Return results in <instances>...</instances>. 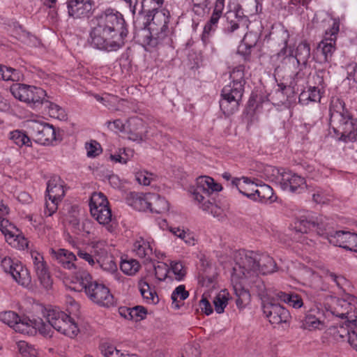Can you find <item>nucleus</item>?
<instances>
[{
	"mask_svg": "<svg viewBox=\"0 0 357 357\" xmlns=\"http://www.w3.org/2000/svg\"><path fill=\"white\" fill-rule=\"evenodd\" d=\"M340 30V22L333 20L331 28L327 30L324 38L319 43L318 50H320L324 56V61H328L335 50L336 36Z\"/></svg>",
	"mask_w": 357,
	"mask_h": 357,
	"instance_id": "a211bd4d",
	"label": "nucleus"
},
{
	"mask_svg": "<svg viewBox=\"0 0 357 357\" xmlns=\"http://www.w3.org/2000/svg\"><path fill=\"white\" fill-rule=\"evenodd\" d=\"M133 251L139 257L144 258L146 260L152 259L153 246L149 242L143 238L135 241L133 245Z\"/></svg>",
	"mask_w": 357,
	"mask_h": 357,
	"instance_id": "f704fd0d",
	"label": "nucleus"
},
{
	"mask_svg": "<svg viewBox=\"0 0 357 357\" xmlns=\"http://www.w3.org/2000/svg\"><path fill=\"white\" fill-rule=\"evenodd\" d=\"M326 238L328 239L331 244L335 246H338L346 250H349V244L353 240L354 234L345 231H336L331 234H325Z\"/></svg>",
	"mask_w": 357,
	"mask_h": 357,
	"instance_id": "393cba45",
	"label": "nucleus"
},
{
	"mask_svg": "<svg viewBox=\"0 0 357 357\" xmlns=\"http://www.w3.org/2000/svg\"><path fill=\"white\" fill-rule=\"evenodd\" d=\"M229 294L227 289L220 291L213 299L215 310L217 313L221 314L228 304Z\"/></svg>",
	"mask_w": 357,
	"mask_h": 357,
	"instance_id": "79ce46f5",
	"label": "nucleus"
},
{
	"mask_svg": "<svg viewBox=\"0 0 357 357\" xmlns=\"http://www.w3.org/2000/svg\"><path fill=\"white\" fill-rule=\"evenodd\" d=\"M244 69L245 67L242 65L238 66L233 69L230 73V79L231 80V83L235 84L236 82H240L241 84L244 86Z\"/></svg>",
	"mask_w": 357,
	"mask_h": 357,
	"instance_id": "6e6d98bb",
	"label": "nucleus"
},
{
	"mask_svg": "<svg viewBox=\"0 0 357 357\" xmlns=\"http://www.w3.org/2000/svg\"><path fill=\"white\" fill-rule=\"evenodd\" d=\"M0 321L14 329L20 317L13 311H6L0 313Z\"/></svg>",
	"mask_w": 357,
	"mask_h": 357,
	"instance_id": "3c124183",
	"label": "nucleus"
},
{
	"mask_svg": "<svg viewBox=\"0 0 357 357\" xmlns=\"http://www.w3.org/2000/svg\"><path fill=\"white\" fill-rule=\"evenodd\" d=\"M97 264L105 271L115 274L117 271V265L114 261V257L110 255H101L96 258Z\"/></svg>",
	"mask_w": 357,
	"mask_h": 357,
	"instance_id": "58836bf2",
	"label": "nucleus"
},
{
	"mask_svg": "<svg viewBox=\"0 0 357 357\" xmlns=\"http://www.w3.org/2000/svg\"><path fill=\"white\" fill-rule=\"evenodd\" d=\"M295 229L300 233H307L310 231H316L318 235L324 236L325 232L318 222L314 220L302 218L295 222Z\"/></svg>",
	"mask_w": 357,
	"mask_h": 357,
	"instance_id": "cd10ccee",
	"label": "nucleus"
},
{
	"mask_svg": "<svg viewBox=\"0 0 357 357\" xmlns=\"http://www.w3.org/2000/svg\"><path fill=\"white\" fill-rule=\"evenodd\" d=\"M354 301V297L351 296H347V298L332 297L328 300L324 308L331 321L334 317L347 318L355 310Z\"/></svg>",
	"mask_w": 357,
	"mask_h": 357,
	"instance_id": "4468645a",
	"label": "nucleus"
},
{
	"mask_svg": "<svg viewBox=\"0 0 357 357\" xmlns=\"http://www.w3.org/2000/svg\"><path fill=\"white\" fill-rule=\"evenodd\" d=\"M231 185L237 188L238 192L246 197L250 199V195H253L258 185L250 178L242 176L231 179Z\"/></svg>",
	"mask_w": 357,
	"mask_h": 357,
	"instance_id": "a878e982",
	"label": "nucleus"
},
{
	"mask_svg": "<svg viewBox=\"0 0 357 357\" xmlns=\"http://www.w3.org/2000/svg\"><path fill=\"white\" fill-rule=\"evenodd\" d=\"M30 255L32 259L34 271L41 285L47 289L50 288L52 284V281L43 255L35 250H31Z\"/></svg>",
	"mask_w": 357,
	"mask_h": 357,
	"instance_id": "f3484780",
	"label": "nucleus"
},
{
	"mask_svg": "<svg viewBox=\"0 0 357 357\" xmlns=\"http://www.w3.org/2000/svg\"><path fill=\"white\" fill-rule=\"evenodd\" d=\"M220 18V16L212 13L210 20L205 24L202 34V40L204 43H207L208 42L211 34L214 33L216 30Z\"/></svg>",
	"mask_w": 357,
	"mask_h": 357,
	"instance_id": "a19ab883",
	"label": "nucleus"
},
{
	"mask_svg": "<svg viewBox=\"0 0 357 357\" xmlns=\"http://www.w3.org/2000/svg\"><path fill=\"white\" fill-rule=\"evenodd\" d=\"M109 202L102 192H93L90 199L91 215L99 224L104 225L106 229L112 233L116 228V223L112 219V211Z\"/></svg>",
	"mask_w": 357,
	"mask_h": 357,
	"instance_id": "1a4fd4ad",
	"label": "nucleus"
},
{
	"mask_svg": "<svg viewBox=\"0 0 357 357\" xmlns=\"http://www.w3.org/2000/svg\"><path fill=\"white\" fill-rule=\"evenodd\" d=\"M170 274L172 273L177 281L183 280L186 275V270L181 261H172L169 268Z\"/></svg>",
	"mask_w": 357,
	"mask_h": 357,
	"instance_id": "09e8293b",
	"label": "nucleus"
},
{
	"mask_svg": "<svg viewBox=\"0 0 357 357\" xmlns=\"http://www.w3.org/2000/svg\"><path fill=\"white\" fill-rule=\"evenodd\" d=\"M10 91L15 98L34 107L43 104L47 96L41 88L20 83L13 84Z\"/></svg>",
	"mask_w": 357,
	"mask_h": 357,
	"instance_id": "f8f14e48",
	"label": "nucleus"
},
{
	"mask_svg": "<svg viewBox=\"0 0 357 357\" xmlns=\"http://www.w3.org/2000/svg\"><path fill=\"white\" fill-rule=\"evenodd\" d=\"M126 131L129 134L128 138L130 140L138 142L144 140L146 133L143 120L137 116L128 119L127 121Z\"/></svg>",
	"mask_w": 357,
	"mask_h": 357,
	"instance_id": "4be33fe9",
	"label": "nucleus"
},
{
	"mask_svg": "<svg viewBox=\"0 0 357 357\" xmlns=\"http://www.w3.org/2000/svg\"><path fill=\"white\" fill-rule=\"evenodd\" d=\"M250 199L262 203L273 202L275 200L273 188L266 184L257 187L253 195H250Z\"/></svg>",
	"mask_w": 357,
	"mask_h": 357,
	"instance_id": "c756f323",
	"label": "nucleus"
},
{
	"mask_svg": "<svg viewBox=\"0 0 357 357\" xmlns=\"http://www.w3.org/2000/svg\"><path fill=\"white\" fill-rule=\"evenodd\" d=\"M141 266L138 261L132 258L122 259L120 268L127 275H134L139 270Z\"/></svg>",
	"mask_w": 357,
	"mask_h": 357,
	"instance_id": "ea45409f",
	"label": "nucleus"
},
{
	"mask_svg": "<svg viewBox=\"0 0 357 357\" xmlns=\"http://www.w3.org/2000/svg\"><path fill=\"white\" fill-rule=\"evenodd\" d=\"M100 350L104 357H122L120 356V350L116 349L115 347L107 343L102 344Z\"/></svg>",
	"mask_w": 357,
	"mask_h": 357,
	"instance_id": "e2e57ef3",
	"label": "nucleus"
},
{
	"mask_svg": "<svg viewBox=\"0 0 357 357\" xmlns=\"http://www.w3.org/2000/svg\"><path fill=\"white\" fill-rule=\"evenodd\" d=\"M140 294L146 303L156 304L159 301V298L154 287H151L147 282L141 280L138 283Z\"/></svg>",
	"mask_w": 357,
	"mask_h": 357,
	"instance_id": "7c9ffc66",
	"label": "nucleus"
},
{
	"mask_svg": "<svg viewBox=\"0 0 357 357\" xmlns=\"http://www.w3.org/2000/svg\"><path fill=\"white\" fill-rule=\"evenodd\" d=\"M10 274L16 282L23 287L29 286L31 282L29 271L20 262L15 265Z\"/></svg>",
	"mask_w": 357,
	"mask_h": 357,
	"instance_id": "473e14b6",
	"label": "nucleus"
},
{
	"mask_svg": "<svg viewBox=\"0 0 357 357\" xmlns=\"http://www.w3.org/2000/svg\"><path fill=\"white\" fill-rule=\"evenodd\" d=\"M67 8L70 17L88 18L92 14L93 2L91 0H68Z\"/></svg>",
	"mask_w": 357,
	"mask_h": 357,
	"instance_id": "aec40b11",
	"label": "nucleus"
},
{
	"mask_svg": "<svg viewBox=\"0 0 357 357\" xmlns=\"http://www.w3.org/2000/svg\"><path fill=\"white\" fill-rule=\"evenodd\" d=\"M171 232L178 238L183 240L189 246L195 245L196 240L194 234L189 230H184L179 227L171 228Z\"/></svg>",
	"mask_w": 357,
	"mask_h": 357,
	"instance_id": "c03bdc74",
	"label": "nucleus"
},
{
	"mask_svg": "<svg viewBox=\"0 0 357 357\" xmlns=\"http://www.w3.org/2000/svg\"><path fill=\"white\" fill-rule=\"evenodd\" d=\"M48 201L45 203V214L51 216L56 212L58 204L65 195L63 181L59 176L52 177L47 182Z\"/></svg>",
	"mask_w": 357,
	"mask_h": 357,
	"instance_id": "ddd939ff",
	"label": "nucleus"
},
{
	"mask_svg": "<svg viewBox=\"0 0 357 357\" xmlns=\"http://www.w3.org/2000/svg\"><path fill=\"white\" fill-rule=\"evenodd\" d=\"M312 199L317 204H326L331 200V196L325 190L319 187H317L313 190L309 189Z\"/></svg>",
	"mask_w": 357,
	"mask_h": 357,
	"instance_id": "de8ad7c7",
	"label": "nucleus"
},
{
	"mask_svg": "<svg viewBox=\"0 0 357 357\" xmlns=\"http://www.w3.org/2000/svg\"><path fill=\"white\" fill-rule=\"evenodd\" d=\"M44 317L54 330L67 337L74 338L79 333V328L74 319L59 308L45 310Z\"/></svg>",
	"mask_w": 357,
	"mask_h": 357,
	"instance_id": "9d476101",
	"label": "nucleus"
},
{
	"mask_svg": "<svg viewBox=\"0 0 357 357\" xmlns=\"http://www.w3.org/2000/svg\"><path fill=\"white\" fill-rule=\"evenodd\" d=\"M14 330L22 334L33 335L36 334V319L31 320L26 317H20Z\"/></svg>",
	"mask_w": 357,
	"mask_h": 357,
	"instance_id": "e433bc0d",
	"label": "nucleus"
},
{
	"mask_svg": "<svg viewBox=\"0 0 357 357\" xmlns=\"http://www.w3.org/2000/svg\"><path fill=\"white\" fill-rule=\"evenodd\" d=\"M243 36H244L242 40L243 43L240 45L238 52H240L241 49H243L244 47L247 50H250L252 47L255 46L258 40V36L255 33L245 32Z\"/></svg>",
	"mask_w": 357,
	"mask_h": 357,
	"instance_id": "864d4df0",
	"label": "nucleus"
},
{
	"mask_svg": "<svg viewBox=\"0 0 357 357\" xmlns=\"http://www.w3.org/2000/svg\"><path fill=\"white\" fill-rule=\"evenodd\" d=\"M155 275L159 280H165L170 274L169 268L165 263L158 262L154 265Z\"/></svg>",
	"mask_w": 357,
	"mask_h": 357,
	"instance_id": "680f3d73",
	"label": "nucleus"
},
{
	"mask_svg": "<svg viewBox=\"0 0 357 357\" xmlns=\"http://www.w3.org/2000/svg\"><path fill=\"white\" fill-rule=\"evenodd\" d=\"M128 33L123 15L117 10L107 9L93 20L89 33L90 43L98 50L117 51L125 45Z\"/></svg>",
	"mask_w": 357,
	"mask_h": 357,
	"instance_id": "f257e3e1",
	"label": "nucleus"
},
{
	"mask_svg": "<svg viewBox=\"0 0 357 357\" xmlns=\"http://www.w3.org/2000/svg\"><path fill=\"white\" fill-rule=\"evenodd\" d=\"M322 89L319 86H310L307 90L302 91L298 98L299 103L306 105L310 102H319L324 93Z\"/></svg>",
	"mask_w": 357,
	"mask_h": 357,
	"instance_id": "c85d7f7f",
	"label": "nucleus"
},
{
	"mask_svg": "<svg viewBox=\"0 0 357 357\" xmlns=\"http://www.w3.org/2000/svg\"><path fill=\"white\" fill-rule=\"evenodd\" d=\"M17 349L20 353L24 356H36L37 350L33 346L29 344L25 341H19L17 342Z\"/></svg>",
	"mask_w": 357,
	"mask_h": 357,
	"instance_id": "5fc2aeb1",
	"label": "nucleus"
},
{
	"mask_svg": "<svg viewBox=\"0 0 357 357\" xmlns=\"http://www.w3.org/2000/svg\"><path fill=\"white\" fill-rule=\"evenodd\" d=\"M45 101L47 103L46 107L48 110V114L51 117L58 119H64L66 118V114L62 107L48 100H45Z\"/></svg>",
	"mask_w": 357,
	"mask_h": 357,
	"instance_id": "8fccbe9b",
	"label": "nucleus"
},
{
	"mask_svg": "<svg viewBox=\"0 0 357 357\" xmlns=\"http://www.w3.org/2000/svg\"><path fill=\"white\" fill-rule=\"evenodd\" d=\"M268 172H272V179L284 192L301 194L307 188L305 178L291 170L268 167Z\"/></svg>",
	"mask_w": 357,
	"mask_h": 357,
	"instance_id": "0eeeda50",
	"label": "nucleus"
},
{
	"mask_svg": "<svg viewBox=\"0 0 357 357\" xmlns=\"http://www.w3.org/2000/svg\"><path fill=\"white\" fill-rule=\"evenodd\" d=\"M264 314L272 324L287 322L290 319L289 312L280 304L273 302L264 303Z\"/></svg>",
	"mask_w": 357,
	"mask_h": 357,
	"instance_id": "6ab92c4d",
	"label": "nucleus"
},
{
	"mask_svg": "<svg viewBox=\"0 0 357 357\" xmlns=\"http://www.w3.org/2000/svg\"><path fill=\"white\" fill-rule=\"evenodd\" d=\"M243 91L244 88L240 82L235 84L230 82L222 89L220 107L225 115L229 116L238 110Z\"/></svg>",
	"mask_w": 357,
	"mask_h": 357,
	"instance_id": "9b49d317",
	"label": "nucleus"
},
{
	"mask_svg": "<svg viewBox=\"0 0 357 357\" xmlns=\"http://www.w3.org/2000/svg\"><path fill=\"white\" fill-rule=\"evenodd\" d=\"M20 261L17 260L14 261L9 257H6L1 259V266L6 273H10L16 264H18Z\"/></svg>",
	"mask_w": 357,
	"mask_h": 357,
	"instance_id": "338daca9",
	"label": "nucleus"
},
{
	"mask_svg": "<svg viewBox=\"0 0 357 357\" xmlns=\"http://www.w3.org/2000/svg\"><path fill=\"white\" fill-rule=\"evenodd\" d=\"M275 298L278 301H282L289 306L299 309L303 305V301L301 296L296 294H287L283 291H277L275 294Z\"/></svg>",
	"mask_w": 357,
	"mask_h": 357,
	"instance_id": "2f4dec72",
	"label": "nucleus"
},
{
	"mask_svg": "<svg viewBox=\"0 0 357 357\" xmlns=\"http://www.w3.org/2000/svg\"><path fill=\"white\" fill-rule=\"evenodd\" d=\"M17 231L15 229L10 236L7 237L6 241L11 246L19 250H24L28 247V241L23 236L16 234Z\"/></svg>",
	"mask_w": 357,
	"mask_h": 357,
	"instance_id": "a18cd8bd",
	"label": "nucleus"
},
{
	"mask_svg": "<svg viewBox=\"0 0 357 357\" xmlns=\"http://www.w3.org/2000/svg\"><path fill=\"white\" fill-rule=\"evenodd\" d=\"M85 149L86 151V155L89 158H95L102 152L100 144L95 140L86 142L85 144Z\"/></svg>",
	"mask_w": 357,
	"mask_h": 357,
	"instance_id": "4d7b16f0",
	"label": "nucleus"
},
{
	"mask_svg": "<svg viewBox=\"0 0 357 357\" xmlns=\"http://www.w3.org/2000/svg\"><path fill=\"white\" fill-rule=\"evenodd\" d=\"M91 247L96 258L101 257V255H108L107 243L105 241H97L91 242Z\"/></svg>",
	"mask_w": 357,
	"mask_h": 357,
	"instance_id": "13d9d810",
	"label": "nucleus"
},
{
	"mask_svg": "<svg viewBox=\"0 0 357 357\" xmlns=\"http://www.w3.org/2000/svg\"><path fill=\"white\" fill-rule=\"evenodd\" d=\"M354 331H350L348 326L345 325V322H344L340 324L338 326H330L327 329L326 333L336 341H340L347 337L348 342H349L350 336Z\"/></svg>",
	"mask_w": 357,
	"mask_h": 357,
	"instance_id": "72a5a7b5",
	"label": "nucleus"
},
{
	"mask_svg": "<svg viewBox=\"0 0 357 357\" xmlns=\"http://www.w3.org/2000/svg\"><path fill=\"white\" fill-rule=\"evenodd\" d=\"M243 13L249 15H254L261 11V0H244L240 5Z\"/></svg>",
	"mask_w": 357,
	"mask_h": 357,
	"instance_id": "37998d69",
	"label": "nucleus"
},
{
	"mask_svg": "<svg viewBox=\"0 0 357 357\" xmlns=\"http://www.w3.org/2000/svg\"><path fill=\"white\" fill-rule=\"evenodd\" d=\"M105 124L107 128L114 132L118 133L126 131V126L121 119L107 121Z\"/></svg>",
	"mask_w": 357,
	"mask_h": 357,
	"instance_id": "0e129e2a",
	"label": "nucleus"
},
{
	"mask_svg": "<svg viewBox=\"0 0 357 357\" xmlns=\"http://www.w3.org/2000/svg\"><path fill=\"white\" fill-rule=\"evenodd\" d=\"M331 321L325 308L321 310L315 307L306 312L303 321V327L309 331L323 330L328 326Z\"/></svg>",
	"mask_w": 357,
	"mask_h": 357,
	"instance_id": "2eb2a0df",
	"label": "nucleus"
},
{
	"mask_svg": "<svg viewBox=\"0 0 357 357\" xmlns=\"http://www.w3.org/2000/svg\"><path fill=\"white\" fill-rule=\"evenodd\" d=\"M234 268H231V281L233 285L234 291L237 297L236 304L239 309L243 308L250 300V294L248 290H246L243 284H250L253 282H250L249 279L245 278H234Z\"/></svg>",
	"mask_w": 357,
	"mask_h": 357,
	"instance_id": "412c9836",
	"label": "nucleus"
},
{
	"mask_svg": "<svg viewBox=\"0 0 357 357\" xmlns=\"http://www.w3.org/2000/svg\"><path fill=\"white\" fill-rule=\"evenodd\" d=\"M281 36L283 40L284 47L278 53L279 56H287L289 59L296 60L299 70L295 75L294 80L296 84L299 81L304 80L310 74V68L307 66V61L310 56V47L306 41L300 43L295 50H289V52L287 54L288 47L287 42L289 38V32L285 29H282Z\"/></svg>",
	"mask_w": 357,
	"mask_h": 357,
	"instance_id": "423d86ee",
	"label": "nucleus"
},
{
	"mask_svg": "<svg viewBox=\"0 0 357 357\" xmlns=\"http://www.w3.org/2000/svg\"><path fill=\"white\" fill-rule=\"evenodd\" d=\"M231 266L234 280L245 278L253 282H257L259 273H272L276 269L275 261L268 254L245 250L234 253Z\"/></svg>",
	"mask_w": 357,
	"mask_h": 357,
	"instance_id": "f03ea898",
	"label": "nucleus"
},
{
	"mask_svg": "<svg viewBox=\"0 0 357 357\" xmlns=\"http://www.w3.org/2000/svg\"><path fill=\"white\" fill-rule=\"evenodd\" d=\"M135 178L139 184L149 185L153 180L154 175L146 170H141L136 172Z\"/></svg>",
	"mask_w": 357,
	"mask_h": 357,
	"instance_id": "052dcab7",
	"label": "nucleus"
},
{
	"mask_svg": "<svg viewBox=\"0 0 357 357\" xmlns=\"http://www.w3.org/2000/svg\"><path fill=\"white\" fill-rule=\"evenodd\" d=\"M347 78L357 84V63H351L346 66Z\"/></svg>",
	"mask_w": 357,
	"mask_h": 357,
	"instance_id": "774afa93",
	"label": "nucleus"
},
{
	"mask_svg": "<svg viewBox=\"0 0 357 357\" xmlns=\"http://www.w3.org/2000/svg\"><path fill=\"white\" fill-rule=\"evenodd\" d=\"M45 323L41 319H36V333L38 331L45 337H52L53 331L52 325L47 321Z\"/></svg>",
	"mask_w": 357,
	"mask_h": 357,
	"instance_id": "603ef678",
	"label": "nucleus"
},
{
	"mask_svg": "<svg viewBox=\"0 0 357 357\" xmlns=\"http://www.w3.org/2000/svg\"><path fill=\"white\" fill-rule=\"evenodd\" d=\"M151 193L131 192L126 197L128 204L139 211H148L150 208Z\"/></svg>",
	"mask_w": 357,
	"mask_h": 357,
	"instance_id": "b1692460",
	"label": "nucleus"
},
{
	"mask_svg": "<svg viewBox=\"0 0 357 357\" xmlns=\"http://www.w3.org/2000/svg\"><path fill=\"white\" fill-rule=\"evenodd\" d=\"M150 208L149 211L152 213H162L169 210V204L167 201L160 195L151 193Z\"/></svg>",
	"mask_w": 357,
	"mask_h": 357,
	"instance_id": "c9c22d12",
	"label": "nucleus"
},
{
	"mask_svg": "<svg viewBox=\"0 0 357 357\" xmlns=\"http://www.w3.org/2000/svg\"><path fill=\"white\" fill-rule=\"evenodd\" d=\"M330 125L337 133L339 141L344 143L357 142V119L345 108L340 98L331 100L329 107Z\"/></svg>",
	"mask_w": 357,
	"mask_h": 357,
	"instance_id": "20e7f679",
	"label": "nucleus"
},
{
	"mask_svg": "<svg viewBox=\"0 0 357 357\" xmlns=\"http://www.w3.org/2000/svg\"><path fill=\"white\" fill-rule=\"evenodd\" d=\"M79 282L87 296L93 303L104 307H110L114 304V296L109 289L104 284L92 280L88 273H81Z\"/></svg>",
	"mask_w": 357,
	"mask_h": 357,
	"instance_id": "6e6552de",
	"label": "nucleus"
},
{
	"mask_svg": "<svg viewBox=\"0 0 357 357\" xmlns=\"http://www.w3.org/2000/svg\"><path fill=\"white\" fill-rule=\"evenodd\" d=\"M2 80L4 81H17L19 78L18 73L12 68L3 67Z\"/></svg>",
	"mask_w": 357,
	"mask_h": 357,
	"instance_id": "69168bd1",
	"label": "nucleus"
},
{
	"mask_svg": "<svg viewBox=\"0 0 357 357\" xmlns=\"http://www.w3.org/2000/svg\"><path fill=\"white\" fill-rule=\"evenodd\" d=\"M29 129L34 141L38 144L47 145L56 139V130L48 123L31 121L29 124Z\"/></svg>",
	"mask_w": 357,
	"mask_h": 357,
	"instance_id": "dca6fc26",
	"label": "nucleus"
},
{
	"mask_svg": "<svg viewBox=\"0 0 357 357\" xmlns=\"http://www.w3.org/2000/svg\"><path fill=\"white\" fill-rule=\"evenodd\" d=\"M15 229V227L8 220L3 218V215H0V231L4 235L6 240Z\"/></svg>",
	"mask_w": 357,
	"mask_h": 357,
	"instance_id": "bf43d9fd",
	"label": "nucleus"
},
{
	"mask_svg": "<svg viewBox=\"0 0 357 357\" xmlns=\"http://www.w3.org/2000/svg\"><path fill=\"white\" fill-rule=\"evenodd\" d=\"M222 190V185L213 178L201 176L197 178L195 185L189 188L188 192L199 208L215 217L218 215L220 208L211 200L210 197L213 192H219Z\"/></svg>",
	"mask_w": 357,
	"mask_h": 357,
	"instance_id": "39448f33",
	"label": "nucleus"
},
{
	"mask_svg": "<svg viewBox=\"0 0 357 357\" xmlns=\"http://www.w3.org/2000/svg\"><path fill=\"white\" fill-rule=\"evenodd\" d=\"M234 19L228 20L224 29V33L227 35L243 36L248 29L247 20L238 17L236 14H234Z\"/></svg>",
	"mask_w": 357,
	"mask_h": 357,
	"instance_id": "bb28decb",
	"label": "nucleus"
},
{
	"mask_svg": "<svg viewBox=\"0 0 357 357\" xmlns=\"http://www.w3.org/2000/svg\"><path fill=\"white\" fill-rule=\"evenodd\" d=\"M10 139L20 147L31 146L29 137L24 132L18 130L10 132Z\"/></svg>",
	"mask_w": 357,
	"mask_h": 357,
	"instance_id": "49530a36",
	"label": "nucleus"
},
{
	"mask_svg": "<svg viewBox=\"0 0 357 357\" xmlns=\"http://www.w3.org/2000/svg\"><path fill=\"white\" fill-rule=\"evenodd\" d=\"M189 296V292L185 290L183 284H180L172 293V305L174 309H179L183 302Z\"/></svg>",
	"mask_w": 357,
	"mask_h": 357,
	"instance_id": "4c0bfd02",
	"label": "nucleus"
},
{
	"mask_svg": "<svg viewBox=\"0 0 357 357\" xmlns=\"http://www.w3.org/2000/svg\"><path fill=\"white\" fill-rule=\"evenodd\" d=\"M50 254L63 268L68 270L76 269L75 262L77 260V257L73 252L63 248L57 250L51 248L50 250Z\"/></svg>",
	"mask_w": 357,
	"mask_h": 357,
	"instance_id": "5701e85b",
	"label": "nucleus"
},
{
	"mask_svg": "<svg viewBox=\"0 0 357 357\" xmlns=\"http://www.w3.org/2000/svg\"><path fill=\"white\" fill-rule=\"evenodd\" d=\"M164 0H143L142 6L146 13L148 29L151 36H146L144 42L155 46L163 40L167 34L169 13L163 9Z\"/></svg>",
	"mask_w": 357,
	"mask_h": 357,
	"instance_id": "7ed1b4c3",
	"label": "nucleus"
}]
</instances>
